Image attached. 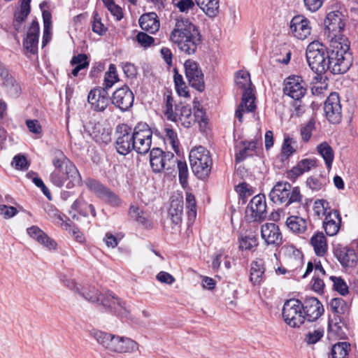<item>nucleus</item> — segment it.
I'll return each instance as SVG.
<instances>
[{"instance_id":"nucleus-32","label":"nucleus","mask_w":358,"mask_h":358,"mask_svg":"<svg viewBox=\"0 0 358 358\" xmlns=\"http://www.w3.org/2000/svg\"><path fill=\"white\" fill-rule=\"evenodd\" d=\"M310 243L317 256L323 257L325 255L328 250V245L327 238L322 231L314 234L310 240Z\"/></svg>"},{"instance_id":"nucleus-51","label":"nucleus","mask_w":358,"mask_h":358,"mask_svg":"<svg viewBox=\"0 0 358 358\" xmlns=\"http://www.w3.org/2000/svg\"><path fill=\"white\" fill-rule=\"evenodd\" d=\"M331 311L334 315H341L344 313L346 305L345 301L341 298H334L331 300L329 303Z\"/></svg>"},{"instance_id":"nucleus-4","label":"nucleus","mask_w":358,"mask_h":358,"mask_svg":"<svg viewBox=\"0 0 358 358\" xmlns=\"http://www.w3.org/2000/svg\"><path fill=\"white\" fill-rule=\"evenodd\" d=\"M91 336L110 352L132 353L138 349V344L127 337H121L99 330L92 331Z\"/></svg>"},{"instance_id":"nucleus-26","label":"nucleus","mask_w":358,"mask_h":358,"mask_svg":"<svg viewBox=\"0 0 358 358\" xmlns=\"http://www.w3.org/2000/svg\"><path fill=\"white\" fill-rule=\"evenodd\" d=\"M98 303L101 305L103 307L110 308L115 312H119L121 310H126L124 303L110 291H106L103 293H101L100 301Z\"/></svg>"},{"instance_id":"nucleus-1","label":"nucleus","mask_w":358,"mask_h":358,"mask_svg":"<svg viewBox=\"0 0 358 358\" xmlns=\"http://www.w3.org/2000/svg\"><path fill=\"white\" fill-rule=\"evenodd\" d=\"M170 41L187 55H193L201 44V35L198 27L189 19H176L174 27L169 35Z\"/></svg>"},{"instance_id":"nucleus-15","label":"nucleus","mask_w":358,"mask_h":358,"mask_svg":"<svg viewBox=\"0 0 358 358\" xmlns=\"http://www.w3.org/2000/svg\"><path fill=\"white\" fill-rule=\"evenodd\" d=\"M283 92L293 99L299 100L306 93V84L299 76H290L284 81Z\"/></svg>"},{"instance_id":"nucleus-36","label":"nucleus","mask_w":358,"mask_h":358,"mask_svg":"<svg viewBox=\"0 0 358 358\" xmlns=\"http://www.w3.org/2000/svg\"><path fill=\"white\" fill-rule=\"evenodd\" d=\"M183 213V201L182 200H172L169 210V215L175 224H178L182 221Z\"/></svg>"},{"instance_id":"nucleus-33","label":"nucleus","mask_w":358,"mask_h":358,"mask_svg":"<svg viewBox=\"0 0 358 358\" xmlns=\"http://www.w3.org/2000/svg\"><path fill=\"white\" fill-rule=\"evenodd\" d=\"M235 83L236 86L243 90V96L248 92H250V99H255V96L252 94V90L251 88L252 83L250 80V73L245 71H238L236 75Z\"/></svg>"},{"instance_id":"nucleus-18","label":"nucleus","mask_w":358,"mask_h":358,"mask_svg":"<svg viewBox=\"0 0 358 358\" xmlns=\"http://www.w3.org/2000/svg\"><path fill=\"white\" fill-rule=\"evenodd\" d=\"M87 101L93 110L104 111L110 103L108 90L103 87L91 90L88 94Z\"/></svg>"},{"instance_id":"nucleus-41","label":"nucleus","mask_w":358,"mask_h":358,"mask_svg":"<svg viewBox=\"0 0 358 358\" xmlns=\"http://www.w3.org/2000/svg\"><path fill=\"white\" fill-rule=\"evenodd\" d=\"M85 300L91 303H99L100 301L101 292L96 287L92 286L83 287L78 292Z\"/></svg>"},{"instance_id":"nucleus-14","label":"nucleus","mask_w":358,"mask_h":358,"mask_svg":"<svg viewBox=\"0 0 358 358\" xmlns=\"http://www.w3.org/2000/svg\"><path fill=\"white\" fill-rule=\"evenodd\" d=\"M333 252L343 267L355 268L357 266L358 255L353 248L338 243L334 245Z\"/></svg>"},{"instance_id":"nucleus-8","label":"nucleus","mask_w":358,"mask_h":358,"mask_svg":"<svg viewBox=\"0 0 358 358\" xmlns=\"http://www.w3.org/2000/svg\"><path fill=\"white\" fill-rule=\"evenodd\" d=\"M302 309V303L299 299L287 300L282 310L285 322L290 327H299L305 322Z\"/></svg>"},{"instance_id":"nucleus-20","label":"nucleus","mask_w":358,"mask_h":358,"mask_svg":"<svg viewBox=\"0 0 358 358\" xmlns=\"http://www.w3.org/2000/svg\"><path fill=\"white\" fill-rule=\"evenodd\" d=\"M302 306L304 321L314 322L324 313L323 305L315 297L306 298Z\"/></svg>"},{"instance_id":"nucleus-62","label":"nucleus","mask_w":358,"mask_h":358,"mask_svg":"<svg viewBox=\"0 0 358 358\" xmlns=\"http://www.w3.org/2000/svg\"><path fill=\"white\" fill-rule=\"evenodd\" d=\"M136 41L144 48L150 47L155 43V38L144 32H139L136 35Z\"/></svg>"},{"instance_id":"nucleus-21","label":"nucleus","mask_w":358,"mask_h":358,"mask_svg":"<svg viewBox=\"0 0 358 358\" xmlns=\"http://www.w3.org/2000/svg\"><path fill=\"white\" fill-rule=\"evenodd\" d=\"M290 29L294 37L303 41L310 35L312 27L310 20L306 17L296 15L290 22Z\"/></svg>"},{"instance_id":"nucleus-30","label":"nucleus","mask_w":358,"mask_h":358,"mask_svg":"<svg viewBox=\"0 0 358 358\" xmlns=\"http://www.w3.org/2000/svg\"><path fill=\"white\" fill-rule=\"evenodd\" d=\"M27 233L32 238L44 245L49 250L55 249L56 242L50 238L43 231L37 226H32L27 229Z\"/></svg>"},{"instance_id":"nucleus-42","label":"nucleus","mask_w":358,"mask_h":358,"mask_svg":"<svg viewBox=\"0 0 358 358\" xmlns=\"http://www.w3.org/2000/svg\"><path fill=\"white\" fill-rule=\"evenodd\" d=\"M296 141L292 137L285 136L281 148L282 159H287L296 152Z\"/></svg>"},{"instance_id":"nucleus-6","label":"nucleus","mask_w":358,"mask_h":358,"mask_svg":"<svg viewBox=\"0 0 358 358\" xmlns=\"http://www.w3.org/2000/svg\"><path fill=\"white\" fill-rule=\"evenodd\" d=\"M189 158L194 175L201 180L208 178L213 164L210 152L204 147L199 146L190 151Z\"/></svg>"},{"instance_id":"nucleus-54","label":"nucleus","mask_w":358,"mask_h":358,"mask_svg":"<svg viewBox=\"0 0 358 358\" xmlns=\"http://www.w3.org/2000/svg\"><path fill=\"white\" fill-rule=\"evenodd\" d=\"M129 213L136 222L143 225H147L148 220L143 215V211L137 206L131 205L129 208Z\"/></svg>"},{"instance_id":"nucleus-39","label":"nucleus","mask_w":358,"mask_h":358,"mask_svg":"<svg viewBox=\"0 0 358 358\" xmlns=\"http://www.w3.org/2000/svg\"><path fill=\"white\" fill-rule=\"evenodd\" d=\"M316 166V160L313 159H304L301 160L298 164L292 168L290 173L298 177L305 172L309 171L312 168Z\"/></svg>"},{"instance_id":"nucleus-43","label":"nucleus","mask_w":358,"mask_h":358,"mask_svg":"<svg viewBox=\"0 0 358 358\" xmlns=\"http://www.w3.org/2000/svg\"><path fill=\"white\" fill-rule=\"evenodd\" d=\"M350 349V343L339 342L333 345L331 348L332 358H345Z\"/></svg>"},{"instance_id":"nucleus-53","label":"nucleus","mask_w":358,"mask_h":358,"mask_svg":"<svg viewBox=\"0 0 358 358\" xmlns=\"http://www.w3.org/2000/svg\"><path fill=\"white\" fill-rule=\"evenodd\" d=\"M92 29L94 33L100 36L103 35L107 31V28L101 22V18L97 12H94L93 13Z\"/></svg>"},{"instance_id":"nucleus-29","label":"nucleus","mask_w":358,"mask_h":358,"mask_svg":"<svg viewBox=\"0 0 358 358\" xmlns=\"http://www.w3.org/2000/svg\"><path fill=\"white\" fill-rule=\"evenodd\" d=\"M238 150L235 155V161L237 164L243 162L247 157L252 156L256 153L257 148V141H242L238 145H236Z\"/></svg>"},{"instance_id":"nucleus-47","label":"nucleus","mask_w":358,"mask_h":358,"mask_svg":"<svg viewBox=\"0 0 358 358\" xmlns=\"http://www.w3.org/2000/svg\"><path fill=\"white\" fill-rule=\"evenodd\" d=\"M164 113L167 120H174L176 116L173 115L175 109L173 110L174 101L171 93L168 92L164 94Z\"/></svg>"},{"instance_id":"nucleus-50","label":"nucleus","mask_w":358,"mask_h":358,"mask_svg":"<svg viewBox=\"0 0 358 358\" xmlns=\"http://www.w3.org/2000/svg\"><path fill=\"white\" fill-rule=\"evenodd\" d=\"M329 279L333 282V288L341 295L345 296L348 293V286L341 277L330 276Z\"/></svg>"},{"instance_id":"nucleus-58","label":"nucleus","mask_w":358,"mask_h":358,"mask_svg":"<svg viewBox=\"0 0 358 358\" xmlns=\"http://www.w3.org/2000/svg\"><path fill=\"white\" fill-rule=\"evenodd\" d=\"M314 129L315 121L313 119L310 120L305 126L301 127L300 133L304 142H308L310 140Z\"/></svg>"},{"instance_id":"nucleus-22","label":"nucleus","mask_w":358,"mask_h":358,"mask_svg":"<svg viewBox=\"0 0 358 358\" xmlns=\"http://www.w3.org/2000/svg\"><path fill=\"white\" fill-rule=\"evenodd\" d=\"M173 115L176 118L170 120L180 124L185 128L191 127L196 122V116L192 114V108L188 105H184L182 103L176 105Z\"/></svg>"},{"instance_id":"nucleus-60","label":"nucleus","mask_w":358,"mask_h":358,"mask_svg":"<svg viewBox=\"0 0 358 358\" xmlns=\"http://www.w3.org/2000/svg\"><path fill=\"white\" fill-rule=\"evenodd\" d=\"M64 229L71 233L75 240L78 243H83L85 241V236L79 230L78 227L74 225H71L69 223L64 224Z\"/></svg>"},{"instance_id":"nucleus-13","label":"nucleus","mask_w":358,"mask_h":358,"mask_svg":"<svg viewBox=\"0 0 358 358\" xmlns=\"http://www.w3.org/2000/svg\"><path fill=\"white\" fill-rule=\"evenodd\" d=\"M185 76L191 87L199 92L205 89L203 73L197 62L187 59L184 63Z\"/></svg>"},{"instance_id":"nucleus-59","label":"nucleus","mask_w":358,"mask_h":358,"mask_svg":"<svg viewBox=\"0 0 358 358\" xmlns=\"http://www.w3.org/2000/svg\"><path fill=\"white\" fill-rule=\"evenodd\" d=\"M239 243V247L241 250H252L257 245V238L253 236L243 237L240 240Z\"/></svg>"},{"instance_id":"nucleus-48","label":"nucleus","mask_w":358,"mask_h":358,"mask_svg":"<svg viewBox=\"0 0 358 358\" xmlns=\"http://www.w3.org/2000/svg\"><path fill=\"white\" fill-rule=\"evenodd\" d=\"M172 3L182 13H188L191 11L193 13L197 10L193 0H173Z\"/></svg>"},{"instance_id":"nucleus-64","label":"nucleus","mask_w":358,"mask_h":358,"mask_svg":"<svg viewBox=\"0 0 358 358\" xmlns=\"http://www.w3.org/2000/svg\"><path fill=\"white\" fill-rule=\"evenodd\" d=\"M12 165L19 170L27 169L29 167L27 158L22 155H17L13 157Z\"/></svg>"},{"instance_id":"nucleus-49","label":"nucleus","mask_w":358,"mask_h":358,"mask_svg":"<svg viewBox=\"0 0 358 358\" xmlns=\"http://www.w3.org/2000/svg\"><path fill=\"white\" fill-rule=\"evenodd\" d=\"M176 164H177L178 166L180 183L182 187H185L187 185V179L189 176L187 163L184 161L178 160L176 159Z\"/></svg>"},{"instance_id":"nucleus-56","label":"nucleus","mask_w":358,"mask_h":358,"mask_svg":"<svg viewBox=\"0 0 358 358\" xmlns=\"http://www.w3.org/2000/svg\"><path fill=\"white\" fill-rule=\"evenodd\" d=\"M85 184L92 192L97 195L98 197H100L106 187L99 181L94 179H88L86 180Z\"/></svg>"},{"instance_id":"nucleus-38","label":"nucleus","mask_w":358,"mask_h":358,"mask_svg":"<svg viewBox=\"0 0 358 358\" xmlns=\"http://www.w3.org/2000/svg\"><path fill=\"white\" fill-rule=\"evenodd\" d=\"M317 151L322 156L328 169H331L334 158V152L329 144L324 141L317 146Z\"/></svg>"},{"instance_id":"nucleus-3","label":"nucleus","mask_w":358,"mask_h":358,"mask_svg":"<svg viewBox=\"0 0 358 358\" xmlns=\"http://www.w3.org/2000/svg\"><path fill=\"white\" fill-rule=\"evenodd\" d=\"M55 170L50 173V182L58 187H62L68 180L66 187L71 189L80 185L82 178L75 164L69 159L63 152L55 150L52 159Z\"/></svg>"},{"instance_id":"nucleus-63","label":"nucleus","mask_w":358,"mask_h":358,"mask_svg":"<svg viewBox=\"0 0 358 358\" xmlns=\"http://www.w3.org/2000/svg\"><path fill=\"white\" fill-rule=\"evenodd\" d=\"M236 191L239 193L243 203L246 202V198L251 196L253 193L252 188L246 182L239 184L236 187Z\"/></svg>"},{"instance_id":"nucleus-16","label":"nucleus","mask_w":358,"mask_h":358,"mask_svg":"<svg viewBox=\"0 0 358 358\" xmlns=\"http://www.w3.org/2000/svg\"><path fill=\"white\" fill-rule=\"evenodd\" d=\"M324 110L328 121L338 124L342 120V109L338 94L331 93L324 102Z\"/></svg>"},{"instance_id":"nucleus-12","label":"nucleus","mask_w":358,"mask_h":358,"mask_svg":"<svg viewBox=\"0 0 358 358\" xmlns=\"http://www.w3.org/2000/svg\"><path fill=\"white\" fill-rule=\"evenodd\" d=\"M245 214L250 222L264 221L267 215L265 196L260 194L255 196L248 205Z\"/></svg>"},{"instance_id":"nucleus-2","label":"nucleus","mask_w":358,"mask_h":358,"mask_svg":"<svg viewBox=\"0 0 358 358\" xmlns=\"http://www.w3.org/2000/svg\"><path fill=\"white\" fill-rule=\"evenodd\" d=\"M327 36L330 43L327 62L328 71L333 74L346 73L352 62L348 39L345 36Z\"/></svg>"},{"instance_id":"nucleus-40","label":"nucleus","mask_w":358,"mask_h":358,"mask_svg":"<svg viewBox=\"0 0 358 358\" xmlns=\"http://www.w3.org/2000/svg\"><path fill=\"white\" fill-rule=\"evenodd\" d=\"M332 210L329 207V203L324 199H317L314 202L313 213L318 220L324 218L327 214Z\"/></svg>"},{"instance_id":"nucleus-55","label":"nucleus","mask_w":358,"mask_h":358,"mask_svg":"<svg viewBox=\"0 0 358 358\" xmlns=\"http://www.w3.org/2000/svg\"><path fill=\"white\" fill-rule=\"evenodd\" d=\"M164 133L166 139L169 141L173 150L176 151L179 143L176 132L171 128V127L166 125L164 127Z\"/></svg>"},{"instance_id":"nucleus-24","label":"nucleus","mask_w":358,"mask_h":358,"mask_svg":"<svg viewBox=\"0 0 358 358\" xmlns=\"http://www.w3.org/2000/svg\"><path fill=\"white\" fill-rule=\"evenodd\" d=\"M341 224V217L339 211L332 210L329 214H327L324 218L323 227L328 236H333L338 234Z\"/></svg>"},{"instance_id":"nucleus-11","label":"nucleus","mask_w":358,"mask_h":358,"mask_svg":"<svg viewBox=\"0 0 358 358\" xmlns=\"http://www.w3.org/2000/svg\"><path fill=\"white\" fill-rule=\"evenodd\" d=\"M115 148L118 153L122 155L133 150L134 131L127 124H118L115 129Z\"/></svg>"},{"instance_id":"nucleus-17","label":"nucleus","mask_w":358,"mask_h":358,"mask_svg":"<svg viewBox=\"0 0 358 358\" xmlns=\"http://www.w3.org/2000/svg\"><path fill=\"white\" fill-rule=\"evenodd\" d=\"M111 101L115 107L124 112L133 106L134 95L127 85H123L113 93Z\"/></svg>"},{"instance_id":"nucleus-31","label":"nucleus","mask_w":358,"mask_h":358,"mask_svg":"<svg viewBox=\"0 0 358 358\" xmlns=\"http://www.w3.org/2000/svg\"><path fill=\"white\" fill-rule=\"evenodd\" d=\"M139 24L143 30L154 34L159 30V21L155 13H148L142 15L139 18Z\"/></svg>"},{"instance_id":"nucleus-37","label":"nucleus","mask_w":358,"mask_h":358,"mask_svg":"<svg viewBox=\"0 0 358 358\" xmlns=\"http://www.w3.org/2000/svg\"><path fill=\"white\" fill-rule=\"evenodd\" d=\"M286 225L292 232L302 234L307 229V221L301 217L292 215L287 219Z\"/></svg>"},{"instance_id":"nucleus-10","label":"nucleus","mask_w":358,"mask_h":358,"mask_svg":"<svg viewBox=\"0 0 358 358\" xmlns=\"http://www.w3.org/2000/svg\"><path fill=\"white\" fill-rule=\"evenodd\" d=\"M176 159L173 153L165 152L158 148H154L150 150V163L152 171L155 173H160L162 171H167L175 166Z\"/></svg>"},{"instance_id":"nucleus-34","label":"nucleus","mask_w":358,"mask_h":358,"mask_svg":"<svg viewBox=\"0 0 358 358\" xmlns=\"http://www.w3.org/2000/svg\"><path fill=\"white\" fill-rule=\"evenodd\" d=\"M249 95L250 92L248 91L242 97V101L236 110L235 116L240 122H243V115L245 111L248 113L252 112L256 108L255 99H250Z\"/></svg>"},{"instance_id":"nucleus-19","label":"nucleus","mask_w":358,"mask_h":358,"mask_svg":"<svg viewBox=\"0 0 358 358\" xmlns=\"http://www.w3.org/2000/svg\"><path fill=\"white\" fill-rule=\"evenodd\" d=\"M324 26L325 33L328 32V36H341L340 33L345 26L344 15L339 10L327 13Z\"/></svg>"},{"instance_id":"nucleus-5","label":"nucleus","mask_w":358,"mask_h":358,"mask_svg":"<svg viewBox=\"0 0 358 358\" xmlns=\"http://www.w3.org/2000/svg\"><path fill=\"white\" fill-rule=\"evenodd\" d=\"M329 48L318 41L309 43L306 48V59L310 68L317 75L328 71L327 54Z\"/></svg>"},{"instance_id":"nucleus-9","label":"nucleus","mask_w":358,"mask_h":358,"mask_svg":"<svg viewBox=\"0 0 358 358\" xmlns=\"http://www.w3.org/2000/svg\"><path fill=\"white\" fill-rule=\"evenodd\" d=\"M152 132L146 123L140 122L134 129L133 150L145 155L151 150Z\"/></svg>"},{"instance_id":"nucleus-7","label":"nucleus","mask_w":358,"mask_h":358,"mask_svg":"<svg viewBox=\"0 0 358 358\" xmlns=\"http://www.w3.org/2000/svg\"><path fill=\"white\" fill-rule=\"evenodd\" d=\"M270 199L275 203L288 206L295 202H301L302 196L298 187L292 188L288 182H278L269 193Z\"/></svg>"},{"instance_id":"nucleus-27","label":"nucleus","mask_w":358,"mask_h":358,"mask_svg":"<svg viewBox=\"0 0 358 358\" xmlns=\"http://www.w3.org/2000/svg\"><path fill=\"white\" fill-rule=\"evenodd\" d=\"M39 25L38 23L34 20L27 34L26 38L23 41L24 48L31 53H35L38 43Z\"/></svg>"},{"instance_id":"nucleus-35","label":"nucleus","mask_w":358,"mask_h":358,"mask_svg":"<svg viewBox=\"0 0 358 358\" xmlns=\"http://www.w3.org/2000/svg\"><path fill=\"white\" fill-rule=\"evenodd\" d=\"M197 6L210 17H215L219 12V0H195Z\"/></svg>"},{"instance_id":"nucleus-28","label":"nucleus","mask_w":358,"mask_h":358,"mask_svg":"<svg viewBox=\"0 0 358 358\" xmlns=\"http://www.w3.org/2000/svg\"><path fill=\"white\" fill-rule=\"evenodd\" d=\"M346 324L341 315L329 317L328 322V335L329 337L343 338L345 336Z\"/></svg>"},{"instance_id":"nucleus-23","label":"nucleus","mask_w":358,"mask_h":358,"mask_svg":"<svg viewBox=\"0 0 358 358\" xmlns=\"http://www.w3.org/2000/svg\"><path fill=\"white\" fill-rule=\"evenodd\" d=\"M262 238L267 245L280 246L282 243V235L278 225L266 223L261 227Z\"/></svg>"},{"instance_id":"nucleus-57","label":"nucleus","mask_w":358,"mask_h":358,"mask_svg":"<svg viewBox=\"0 0 358 358\" xmlns=\"http://www.w3.org/2000/svg\"><path fill=\"white\" fill-rule=\"evenodd\" d=\"M324 336V329H318L310 331L306 335L305 341L308 345H313L318 342Z\"/></svg>"},{"instance_id":"nucleus-61","label":"nucleus","mask_w":358,"mask_h":358,"mask_svg":"<svg viewBox=\"0 0 358 358\" xmlns=\"http://www.w3.org/2000/svg\"><path fill=\"white\" fill-rule=\"evenodd\" d=\"M18 210L16 208L6 204H0V215L6 220L10 219L16 215Z\"/></svg>"},{"instance_id":"nucleus-45","label":"nucleus","mask_w":358,"mask_h":358,"mask_svg":"<svg viewBox=\"0 0 358 358\" xmlns=\"http://www.w3.org/2000/svg\"><path fill=\"white\" fill-rule=\"evenodd\" d=\"M3 85L10 97L17 98L20 96L21 87L13 77L7 78L6 80L3 82Z\"/></svg>"},{"instance_id":"nucleus-44","label":"nucleus","mask_w":358,"mask_h":358,"mask_svg":"<svg viewBox=\"0 0 358 358\" xmlns=\"http://www.w3.org/2000/svg\"><path fill=\"white\" fill-rule=\"evenodd\" d=\"M186 208L187 209V217L189 222H193L196 216V203L194 196L190 193H186L185 198Z\"/></svg>"},{"instance_id":"nucleus-25","label":"nucleus","mask_w":358,"mask_h":358,"mask_svg":"<svg viewBox=\"0 0 358 358\" xmlns=\"http://www.w3.org/2000/svg\"><path fill=\"white\" fill-rule=\"evenodd\" d=\"M264 262L262 259H257L251 262L250 281L253 286H259L265 280Z\"/></svg>"},{"instance_id":"nucleus-52","label":"nucleus","mask_w":358,"mask_h":358,"mask_svg":"<svg viewBox=\"0 0 358 358\" xmlns=\"http://www.w3.org/2000/svg\"><path fill=\"white\" fill-rule=\"evenodd\" d=\"M99 198L115 206H119L121 203L119 197L108 187H106Z\"/></svg>"},{"instance_id":"nucleus-46","label":"nucleus","mask_w":358,"mask_h":358,"mask_svg":"<svg viewBox=\"0 0 358 358\" xmlns=\"http://www.w3.org/2000/svg\"><path fill=\"white\" fill-rule=\"evenodd\" d=\"M118 80L116 67L114 64H110L108 71L105 73L103 88L108 90Z\"/></svg>"}]
</instances>
